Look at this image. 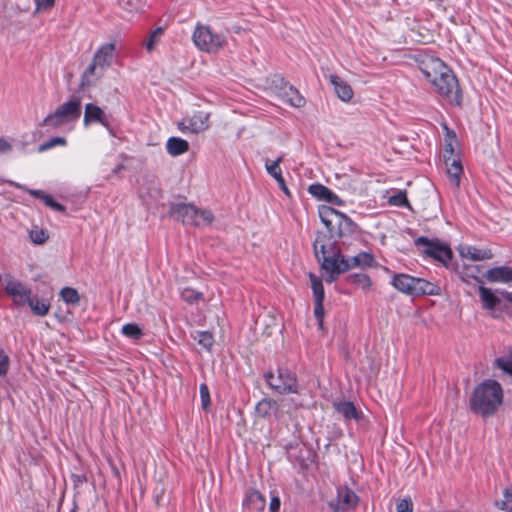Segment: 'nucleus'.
I'll use <instances>...</instances> for the list:
<instances>
[{
  "mask_svg": "<svg viewBox=\"0 0 512 512\" xmlns=\"http://www.w3.org/2000/svg\"><path fill=\"white\" fill-rule=\"evenodd\" d=\"M466 276L472 277L476 279L481 285L479 286V296L483 304V308L487 310H494L498 304H500V298L492 291V289L487 288L482 285V280L478 279L473 272L466 273Z\"/></svg>",
  "mask_w": 512,
  "mask_h": 512,
  "instance_id": "nucleus-20",
  "label": "nucleus"
},
{
  "mask_svg": "<svg viewBox=\"0 0 512 512\" xmlns=\"http://www.w3.org/2000/svg\"><path fill=\"white\" fill-rule=\"evenodd\" d=\"M166 150L171 156H179L189 150V143L179 137H170L166 143Z\"/></svg>",
  "mask_w": 512,
  "mask_h": 512,
  "instance_id": "nucleus-25",
  "label": "nucleus"
},
{
  "mask_svg": "<svg viewBox=\"0 0 512 512\" xmlns=\"http://www.w3.org/2000/svg\"><path fill=\"white\" fill-rule=\"evenodd\" d=\"M0 283L16 305L24 306L30 300L31 289L13 276H0Z\"/></svg>",
  "mask_w": 512,
  "mask_h": 512,
  "instance_id": "nucleus-9",
  "label": "nucleus"
},
{
  "mask_svg": "<svg viewBox=\"0 0 512 512\" xmlns=\"http://www.w3.org/2000/svg\"><path fill=\"white\" fill-rule=\"evenodd\" d=\"M61 299L68 305H77L80 302L78 291L72 287H64L60 291Z\"/></svg>",
  "mask_w": 512,
  "mask_h": 512,
  "instance_id": "nucleus-35",
  "label": "nucleus"
},
{
  "mask_svg": "<svg viewBox=\"0 0 512 512\" xmlns=\"http://www.w3.org/2000/svg\"><path fill=\"white\" fill-rule=\"evenodd\" d=\"M280 96L283 101L293 107H303L305 105L304 97L296 90L293 86L288 83H284L280 89Z\"/></svg>",
  "mask_w": 512,
  "mask_h": 512,
  "instance_id": "nucleus-22",
  "label": "nucleus"
},
{
  "mask_svg": "<svg viewBox=\"0 0 512 512\" xmlns=\"http://www.w3.org/2000/svg\"><path fill=\"white\" fill-rule=\"evenodd\" d=\"M398 291L409 295L434 294V287L428 281L408 274H396L391 281Z\"/></svg>",
  "mask_w": 512,
  "mask_h": 512,
  "instance_id": "nucleus-6",
  "label": "nucleus"
},
{
  "mask_svg": "<svg viewBox=\"0 0 512 512\" xmlns=\"http://www.w3.org/2000/svg\"><path fill=\"white\" fill-rule=\"evenodd\" d=\"M180 296L185 302L189 304H196L203 298V294L201 292H198L192 288L182 289Z\"/></svg>",
  "mask_w": 512,
  "mask_h": 512,
  "instance_id": "nucleus-40",
  "label": "nucleus"
},
{
  "mask_svg": "<svg viewBox=\"0 0 512 512\" xmlns=\"http://www.w3.org/2000/svg\"><path fill=\"white\" fill-rule=\"evenodd\" d=\"M348 280L351 284L356 285L358 288L363 291H368L372 286V281L370 277L366 274L357 273L352 274L348 277Z\"/></svg>",
  "mask_w": 512,
  "mask_h": 512,
  "instance_id": "nucleus-33",
  "label": "nucleus"
},
{
  "mask_svg": "<svg viewBox=\"0 0 512 512\" xmlns=\"http://www.w3.org/2000/svg\"><path fill=\"white\" fill-rule=\"evenodd\" d=\"M12 150V145L4 138H0V154L8 153Z\"/></svg>",
  "mask_w": 512,
  "mask_h": 512,
  "instance_id": "nucleus-53",
  "label": "nucleus"
},
{
  "mask_svg": "<svg viewBox=\"0 0 512 512\" xmlns=\"http://www.w3.org/2000/svg\"><path fill=\"white\" fill-rule=\"evenodd\" d=\"M329 188L322 184H311L308 188L309 193L318 200H323Z\"/></svg>",
  "mask_w": 512,
  "mask_h": 512,
  "instance_id": "nucleus-43",
  "label": "nucleus"
},
{
  "mask_svg": "<svg viewBox=\"0 0 512 512\" xmlns=\"http://www.w3.org/2000/svg\"><path fill=\"white\" fill-rule=\"evenodd\" d=\"M29 305L34 314L38 316H45L50 310V303L45 299H39L37 297H30V300L26 303Z\"/></svg>",
  "mask_w": 512,
  "mask_h": 512,
  "instance_id": "nucleus-28",
  "label": "nucleus"
},
{
  "mask_svg": "<svg viewBox=\"0 0 512 512\" xmlns=\"http://www.w3.org/2000/svg\"><path fill=\"white\" fill-rule=\"evenodd\" d=\"M243 505L249 509L263 510L265 499L257 490H249L245 496Z\"/></svg>",
  "mask_w": 512,
  "mask_h": 512,
  "instance_id": "nucleus-26",
  "label": "nucleus"
},
{
  "mask_svg": "<svg viewBox=\"0 0 512 512\" xmlns=\"http://www.w3.org/2000/svg\"><path fill=\"white\" fill-rule=\"evenodd\" d=\"M193 339L198 342L203 348L210 350L213 343V335L208 331H197L193 335Z\"/></svg>",
  "mask_w": 512,
  "mask_h": 512,
  "instance_id": "nucleus-37",
  "label": "nucleus"
},
{
  "mask_svg": "<svg viewBox=\"0 0 512 512\" xmlns=\"http://www.w3.org/2000/svg\"><path fill=\"white\" fill-rule=\"evenodd\" d=\"M170 215L185 225H192L195 216V206L187 203L174 204L170 208Z\"/></svg>",
  "mask_w": 512,
  "mask_h": 512,
  "instance_id": "nucleus-19",
  "label": "nucleus"
},
{
  "mask_svg": "<svg viewBox=\"0 0 512 512\" xmlns=\"http://www.w3.org/2000/svg\"><path fill=\"white\" fill-rule=\"evenodd\" d=\"M508 512H512V505H511V508L507 510Z\"/></svg>",
  "mask_w": 512,
  "mask_h": 512,
  "instance_id": "nucleus-58",
  "label": "nucleus"
},
{
  "mask_svg": "<svg viewBox=\"0 0 512 512\" xmlns=\"http://www.w3.org/2000/svg\"><path fill=\"white\" fill-rule=\"evenodd\" d=\"M277 183H278V185H279L280 189H281V190H282L286 195H288V196H289V195H290V191H289L288 187L286 186V183H285L284 178H283L282 180L278 181Z\"/></svg>",
  "mask_w": 512,
  "mask_h": 512,
  "instance_id": "nucleus-55",
  "label": "nucleus"
},
{
  "mask_svg": "<svg viewBox=\"0 0 512 512\" xmlns=\"http://www.w3.org/2000/svg\"><path fill=\"white\" fill-rule=\"evenodd\" d=\"M397 512H413V504L411 499H402L396 505Z\"/></svg>",
  "mask_w": 512,
  "mask_h": 512,
  "instance_id": "nucleus-49",
  "label": "nucleus"
},
{
  "mask_svg": "<svg viewBox=\"0 0 512 512\" xmlns=\"http://www.w3.org/2000/svg\"><path fill=\"white\" fill-rule=\"evenodd\" d=\"M280 505H281V502H280L279 497L273 496L271 498V501H270V504H269L270 512H278L279 509H280Z\"/></svg>",
  "mask_w": 512,
  "mask_h": 512,
  "instance_id": "nucleus-52",
  "label": "nucleus"
},
{
  "mask_svg": "<svg viewBox=\"0 0 512 512\" xmlns=\"http://www.w3.org/2000/svg\"><path fill=\"white\" fill-rule=\"evenodd\" d=\"M310 282H311V289L314 296V316L318 321V326L320 329L323 328V318L325 314L324 310V298H325V292H324V286L322 283V280L317 277L316 275L310 273L309 274Z\"/></svg>",
  "mask_w": 512,
  "mask_h": 512,
  "instance_id": "nucleus-12",
  "label": "nucleus"
},
{
  "mask_svg": "<svg viewBox=\"0 0 512 512\" xmlns=\"http://www.w3.org/2000/svg\"><path fill=\"white\" fill-rule=\"evenodd\" d=\"M389 203L393 206L404 207L408 206V199L405 192L399 191L389 197Z\"/></svg>",
  "mask_w": 512,
  "mask_h": 512,
  "instance_id": "nucleus-44",
  "label": "nucleus"
},
{
  "mask_svg": "<svg viewBox=\"0 0 512 512\" xmlns=\"http://www.w3.org/2000/svg\"><path fill=\"white\" fill-rule=\"evenodd\" d=\"M116 51L115 43H104L95 51L92 60L104 70H107L113 62Z\"/></svg>",
  "mask_w": 512,
  "mask_h": 512,
  "instance_id": "nucleus-15",
  "label": "nucleus"
},
{
  "mask_svg": "<svg viewBox=\"0 0 512 512\" xmlns=\"http://www.w3.org/2000/svg\"><path fill=\"white\" fill-rule=\"evenodd\" d=\"M30 240L37 245L44 244L48 239V233L45 229L34 226L29 232Z\"/></svg>",
  "mask_w": 512,
  "mask_h": 512,
  "instance_id": "nucleus-39",
  "label": "nucleus"
},
{
  "mask_svg": "<svg viewBox=\"0 0 512 512\" xmlns=\"http://www.w3.org/2000/svg\"><path fill=\"white\" fill-rule=\"evenodd\" d=\"M27 192H28L30 195H32V196H34V197H36V198H39V199H41V200H43V199H44V196H46V194H47V193H45V192H44V191H42V190H33V189H27Z\"/></svg>",
  "mask_w": 512,
  "mask_h": 512,
  "instance_id": "nucleus-54",
  "label": "nucleus"
},
{
  "mask_svg": "<svg viewBox=\"0 0 512 512\" xmlns=\"http://www.w3.org/2000/svg\"><path fill=\"white\" fill-rule=\"evenodd\" d=\"M314 253L318 262L323 265L324 262H340L341 255L332 236L327 233H318L313 243Z\"/></svg>",
  "mask_w": 512,
  "mask_h": 512,
  "instance_id": "nucleus-7",
  "label": "nucleus"
},
{
  "mask_svg": "<svg viewBox=\"0 0 512 512\" xmlns=\"http://www.w3.org/2000/svg\"><path fill=\"white\" fill-rule=\"evenodd\" d=\"M322 269L329 273L326 281L329 283L334 282L338 275L347 271V266H343V263L340 262H331L325 261L323 265H321Z\"/></svg>",
  "mask_w": 512,
  "mask_h": 512,
  "instance_id": "nucleus-27",
  "label": "nucleus"
},
{
  "mask_svg": "<svg viewBox=\"0 0 512 512\" xmlns=\"http://www.w3.org/2000/svg\"><path fill=\"white\" fill-rule=\"evenodd\" d=\"M81 116V99L78 96H71L67 101L60 104L52 113L48 114L43 126L53 129L74 125Z\"/></svg>",
  "mask_w": 512,
  "mask_h": 512,
  "instance_id": "nucleus-3",
  "label": "nucleus"
},
{
  "mask_svg": "<svg viewBox=\"0 0 512 512\" xmlns=\"http://www.w3.org/2000/svg\"><path fill=\"white\" fill-rule=\"evenodd\" d=\"M214 220V216L210 210L198 209L195 206V216L193 218L192 226H207Z\"/></svg>",
  "mask_w": 512,
  "mask_h": 512,
  "instance_id": "nucleus-30",
  "label": "nucleus"
},
{
  "mask_svg": "<svg viewBox=\"0 0 512 512\" xmlns=\"http://www.w3.org/2000/svg\"><path fill=\"white\" fill-rule=\"evenodd\" d=\"M83 123L88 126L92 123H99L104 126L110 133L112 132L108 115L98 105L87 103L85 105Z\"/></svg>",
  "mask_w": 512,
  "mask_h": 512,
  "instance_id": "nucleus-14",
  "label": "nucleus"
},
{
  "mask_svg": "<svg viewBox=\"0 0 512 512\" xmlns=\"http://www.w3.org/2000/svg\"><path fill=\"white\" fill-rule=\"evenodd\" d=\"M10 184L14 185L13 182H10ZM16 187H20L19 184H15Z\"/></svg>",
  "mask_w": 512,
  "mask_h": 512,
  "instance_id": "nucleus-57",
  "label": "nucleus"
},
{
  "mask_svg": "<svg viewBox=\"0 0 512 512\" xmlns=\"http://www.w3.org/2000/svg\"><path fill=\"white\" fill-rule=\"evenodd\" d=\"M55 0H35L36 10L44 11L54 6Z\"/></svg>",
  "mask_w": 512,
  "mask_h": 512,
  "instance_id": "nucleus-50",
  "label": "nucleus"
},
{
  "mask_svg": "<svg viewBox=\"0 0 512 512\" xmlns=\"http://www.w3.org/2000/svg\"><path fill=\"white\" fill-rule=\"evenodd\" d=\"M457 145L456 135L452 131L447 130L444 145V161L450 184L454 188L460 186V176L463 172L462 164L456 154Z\"/></svg>",
  "mask_w": 512,
  "mask_h": 512,
  "instance_id": "nucleus-4",
  "label": "nucleus"
},
{
  "mask_svg": "<svg viewBox=\"0 0 512 512\" xmlns=\"http://www.w3.org/2000/svg\"><path fill=\"white\" fill-rule=\"evenodd\" d=\"M484 277L489 283H501L509 285L512 283V267L497 266L490 268L486 271Z\"/></svg>",
  "mask_w": 512,
  "mask_h": 512,
  "instance_id": "nucleus-18",
  "label": "nucleus"
},
{
  "mask_svg": "<svg viewBox=\"0 0 512 512\" xmlns=\"http://www.w3.org/2000/svg\"><path fill=\"white\" fill-rule=\"evenodd\" d=\"M323 201H326L330 204L337 205V206L344 205V201L330 189H328Z\"/></svg>",
  "mask_w": 512,
  "mask_h": 512,
  "instance_id": "nucleus-47",
  "label": "nucleus"
},
{
  "mask_svg": "<svg viewBox=\"0 0 512 512\" xmlns=\"http://www.w3.org/2000/svg\"><path fill=\"white\" fill-rule=\"evenodd\" d=\"M334 407L346 420L358 419V412L352 402H337Z\"/></svg>",
  "mask_w": 512,
  "mask_h": 512,
  "instance_id": "nucleus-29",
  "label": "nucleus"
},
{
  "mask_svg": "<svg viewBox=\"0 0 512 512\" xmlns=\"http://www.w3.org/2000/svg\"><path fill=\"white\" fill-rule=\"evenodd\" d=\"M318 214L322 223L327 227L329 232L333 230L334 218L348 220V218L341 212L335 210L328 205H320L318 208Z\"/></svg>",
  "mask_w": 512,
  "mask_h": 512,
  "instance_id": "nucleus-23",
  "label": "nucleus"
},
{
  "mask_svg": "<svg viewBox=\"0 0 512 512\" xmlns=\"http://www.w3.org/2000/svg\"><path fill=\"white\" fill-rule=\"evenodd\" d=\"M121 332L125 337L133 340H138L143 335L141 328L135 323H127L123 325Z\"/></svg>",
  "mask_w": 512,
  "mask_h": 512,
  "instance_id": "nucleus-38",
  "label": "nucleus"
},
{
  "mask_svg": "<svg viewBox=\"0 0 512 512\" xmlns=\"http://www.w3.org/2000/svg\"><path fill=\"white\" fill-rule=\"evenodd\" d=\"M8 369V357L2 351H0V375L7 372Z\"/></svg>",
  "mask_w": 512,
  "mask_h": 512,
  "instance_id": "nucleus-51",
  "label": "nucleus"
},
{
  "mask_svg": "<svg viewBox=\"0 0 512 512\" xmlns=\"http://www.w3.org/2000/svg\"><path fill=\"white\" fill-rule=\"evenodd\" d=\"M329 81L334 87L337 97L343 102H350L354 96L352 87L339 76L331 74Z\"/></svg>",
  "mask_w": 512,
  "mask_h": 512,
  "instance_id": "nucleus-21",
  "label": "nucleus"
},
{
  "mask_svg": "<svg viewBox=\"0 0 512 512\" xmlns=\"http://www.w3.org/2000/svg\"><path fill=\"white\" fill-rule=\"evenodd\" d=\"M417 243L425 245V253L439 262L446 265L451 260L452 251L447 245L430 241L424 237L418 238Z\"/></svg>",
  "mask_w": 512,
  "mask_h": 512,
  "instance_id": "nucleus-13",
  "label": "nucleus"
},
{
  "mask_svg": "<svg viewBox=\"0 0 512 512\" xmlns=\"http://www.w3.org/2000/svg\"><path fill=\"white\" fill-rule=\"evenodd\" d=\"M105 71L92 60L81 75L80 87L86 89L94 86L104 76Z\"/></svg>",
  "mask_w": 512,
  "mask_h": 512,
  "instance_id": "nucleus-16",
  "label": "nucleus"
},
{
  "mask_svg": "<svg viewBox=\"0 0 512 512\" xmlns=\"http://www.w3.org/2000/svg\"><path fill=\"white\" fill-rule=\"evenodd\" d=\"M194 45L201 51L215 54L226 44L225 37L214 33L207 25L198 23L192 34Z\"/></svg>",
  "mask_w": 512,
  "mask_h": 512,
  "instance_id": "nucleus-5",
  "label": "nucleus"
},
{
  "mask_svg": "<svg viewBox=\"0 0 512 512\" xmlns=\"http://www.w3.org/2000/svg\"><path fill=\"white\" fill-rule=\"evenodd\" d=\"M201 406L205 411H208L210 407V392L209 388L205 383L200 384L199 387Z\"/></svg>",
  "mask_w": 512,
  "mask_h": 512,
  "instance_id": "nucleus-45",
  "label": "nucleus"
},
{
  "mask_svg": "<svg viewBox=\"0 0 512 512\" xmlns=\"http://www.w3.org/2000/svg\"><path fill=\"white\" fill-rule=\"evenodd\" d=\"M503 497L502 501L496 502V506L500 510H508V503L512 502V485L503 491Z\"/></svg>",
  "mask_w": 512,
  "mask_h": 512,
  "instance_id": "nucleus-46",
  "label": "nucleus"
},
{
  "mask_svg": "<svg viewBox=\"0 0 512 512\" xmlns=\"http://www.w3.org/2000/svg\"><path fill=\"white\" fill-rule=\"evenodd\" d=\"M503 402V390L495 380H485L474 388L469 405L472 412L488 417L493 415Z\"/></svg>",
  "mask_w": 512,
  "mask_h": 512,
  "instance_id": "nucleus-2",
  "label": "nucleus"
},
{
  "mask_svg": "<svg viewBox=\"0 0 512 512\" xmlns=\"http://www.w3.org/2000/svg\"><path fill=\"white\" fill-rule=\"evenodd\" d=\"M501 294L507 301L512 302V291H503Z\"/></svg>",
  "mask_w": 512,
  "mask_h": 512,
  "instance_id": "nucleus-56",
  "label": "nucleus"
},
{
  "mask_svg": "<svg viewBox=\"0 0 512 512\" xmlns=\"http://www.w3.org/2000/svg\"><path fill=\"white\" fill-rule=\"evenodd\" d=\"M122 7L131 13H140L145 9V3L143 0H122Z\"/></svg>",
  "mask_w": 512,
  "mask_h": 512,
  "instance_id": "nucleus-41",
  "label": "nucleus"
},
{
  "mask_svg": "<svg viewBox=\"0 0 512 512\" xmlns=\"http://www.w3.org/2000/svg\"><path fill=\"white\" fill-rule=\"evenodd\" d=\"M418 66L438 95L451 104L460 105L462 95L457 78L441 59L425 55L418 60Z\"/></svg>",
  "mask_w": 512,
  "mask_h": 512,
  "instance_id": "nucleus-1",
  "label": "nucleus"
},
{
  "mask_svg": "<svg viewBox=\"0 0 512 512\" xmlns=\"http://www.w3.org/2000/svg\"><path fill=\"white\" fill-rule=\"evenodd\" d=\"M277 409V404L272 399H262L255 407L256 413L261 417H267Z\"/></svg>",
  "mask_w": 512,
  "mask_h": 512,
  "instance_id": "nucleus-32",
  "label": "nucleus"
},
{
  "mask_svg": "<svg viewBox=\"0 0 512 512\" xmlns=\"http://www.w3.org/2000/svg\"><path fill=\"white\" fill-rule=\"evenodd\" d=\"M210 114L204 111H196L183 117L178 123V129L184 134H198L207 130L210 126Z\"/></svg>",
  "mask_w": 512,
  "mask_h": 512,
  "instance_id": "nucleus-10",
  "label": "nucleus"
},
{
  "mask_svg": "<svg viewBox=\"0 0 512 512\" xmlns=\"http://www.w3.org/2000/svg\"><path fill=\"white\" fill-rule=\"evenodd\" d=\"M283 157L280 156L276 160L269 162L268 160L265 163V168L267 173L273 177L277 182L283 179L282 171L280 168V163L282 162Z\"/></svg>",
  "mask_w": 512,
  "mask_h": 512,
  "instance_id": "nucleus-36",
  "label": "nucleus"
},
{
  "mask_svg": "<svg viewBox=\"0 0 512 512\" xmlns=\"http://www.w3.org/2000/svg\"><path fill=\"white\" fill-rule=\"evenodd\" d=\"M358 503V496L347 486L337 488V495L328 502L329 508L333 512H346L354 509Z\"/></svg>",
  "mask_w": 512,
  "mask_h": 512,
  "instance_id": "nucleus-11",
  "label": "nucleus"
},
{
  "mask_svg": "<svg viewBox=\"0 0 512 512\" xmlns=\"http://www.w3.org/2000/svg\"><path fill=\"white\" fill-rule=\"evenodd\" d=\"M67 145V140L66 138L64 137H53L51 139H49L48 141L44 142L43 144H41L38 148V151L39 152H45L49 149H52L56 146H66Z\"/></svg>",
  "mask_w": 512,
  "mask_h": 512,
  "instance_id": "nucleus-42",
  "label": "nucleus"
},
{
  "mask_svg": "<svg viewBox=\"0 0 512 512\" xmlns=\"http://www.w3.org/2000/svg\"><path fill=\"white\" fill-rule=\"evenodd\" d=\"M459 254L462 258H467L472 261H482L491 259L493 257L492 253L488 249H479L474 246L465 245L459 249Z\"/></svg>",
  "mask_w": 512,
  "mask_h": 512,
  "instance_id": "nucleus-24",
  "label": "nucleus"
},
{
  "mask_svg": "<svg viewBox=\"0 0 512 512\" xmlns=\"http://www.w3.org/2000/svg\"><path fill=\"white\" fill-rule=\"evenodd\" d=\"M43 201L48 207L54 209L55 211H65V207L62 204L56 202L49 194H46V196H44Z\"/></svg>",
  "mask_w": 512,
  "mask_h": 512,
  "instance_id": "nucleus-48",
  "label": "nucleus"
},
{
  "mask_svg": "<svg viewBox=\"0 0 512 512\" xmlns=\"http://www.w3.org/2000/svg\"><path fill=\"white\" fill-rule=\"evenodd\" d=\"M164 34V28L157 27L155 30H153L147 40L144 42V47L146 50L151 53L156 46L160 43L161 38Z\"/></svg>",
  "mask_w": 512,
  "mask_h": 512,
  "instance_id": "nucleus-34",
  "label": "nucleus"
},
{
  "mask_svg": "<svg viewBox=\"0 0 512 512\" xmlns=\"http://www.w3.org/2000/svg\"><path fill=\"white\" fill-rule=\"evenodd\" d=\"M494 363L504 373L512 377V348H509L502 356L496 358Z\"/></svg>",
  "mask_w": 512,
  "mask_h": 512,
  "instance_id": "nucleus-31",
  "label": "nucleus"
},
{
  "mask_svg": "<svg viewBox=\"0 0 512 512\" xmlns=\"http://www.w3.org/2000/svg\"><path fill=\"white\" fill-rule=\"evenodd\" d=\"M267 384L280 394L297 393V379L288 369H278L276 374H265Z\"/></svg>",
  "mask_w": 512,
  "mask_h": 512,
  "instance_id": "nucleus-8",
  "label": "nucleus"
},
{
  "mask_svg": "<svg viewBox=\"0 0 512 512\" xmlns=\"http://www.w3.org/2000/svg\"><path fill=\"white\" fill-rule=\"evenodd\" d=\"M343 266H347V271L353 268H370L374 266L375 258L371 253L361 252L352 257H341Z\"/></svg>",
  "mask_w": 512,
  "mask_h": 512,
  "instance_id": "nucleus-17",
  "label": "nucleus"
}]
</instances>
